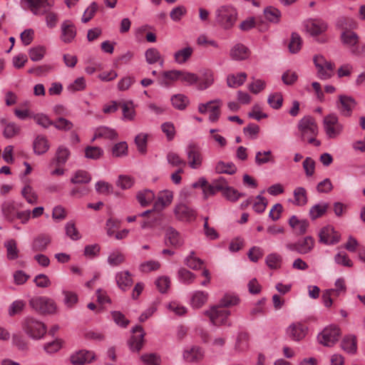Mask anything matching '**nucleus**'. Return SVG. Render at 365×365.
<instances>
[{"instance_id": "obj_30", "label": "nucleus", "mask_w": 365, "mask_h": 365, "mask_svg": "<svg viewBox=\"0 0 365 365\" xmlns=\"http://www.w3.org/2000/svg\"><path fill=\"white\" fill-rule=\"evenodd\" d=\"M341 348L348 354H354L357 351V341L354 335L345 336L341 341Z\"/></svg>"}, {"instance_id": "obj_32", "label": "nucleus", "mask_w": 365, "mask_h": 365, "mask_svg": "<svg viewBox=\"0 0 365 365\" xmlns=\"http://www.w3.org/2000/svg\"><path fill=\"white\" fill-rule=\"evenodd\" d=\"M50 145L46 136L38 135L36 137L33 143L34 153L37 155H41L48 151Z\"/></svg>"}, {"instance_id": "obj_27", "label": "nucleus", "mask_w": 365, "mask_h": 365, "mask_svg": "<svg viewBox=\"0 0 365 365\" xmlns=\"http://www.w3.org/2000/svg\"><path fill=\"white\" fill-rule=\"evenodd\" d=\"M204 357V351L199 346H192L189 349H186L183 353L184 359L190 363L199 362Z\"/></svg>"}, {"instance_id": "obj_10", "label": "nucleus", "mask_w": 365, "mask_h": 365, "mask_svg": "<svg viewBox=\"0 0 365 365\" xmlns=\"http://www.w3.org/2000/svg\"><path fill=\"white\" fill-rule=\"evenodd\" d=\"M205 314L209 317L214 325L220 326L227 324V319L230 315V312L217 305L212 307L210 310L205 311Z\"/></svg>"}, {"instance_id": "obj_39", "label": "nucleus", "mask_w": 365, "mask_h": 365, "mask_svg": "<svg viewBox=\"0 0 365 365\" xmlns=\"http://www.w3.org/2000/svg\"><path fill=\"white\" fill-rule=\"evenodd\" d=\"M255 162L257 165L261 166L267 163L274 164L275 160L272 151L269 150L257 151L255 155Z\"/></svg>"}, {"instance_id": "obj_2", "label": "nucleus", "mask_w": 365, "mask_h": 365, "mask_svg": "<svg viewBox=\"0 0 365 365\" xmlns=\"http://www.w3.org/2000/svg\"><path fill=\"white\" fill-rule=\"evenodd\" d=\"M216 21L224 29H231L235 24L237 13L236 9L229 5L221 6L215 11Z\"/></svg>"}, {"instance_id": "obj_43", "label": "nucleus", "mask_w": 365, "mask_h": 365, "mask_svg": "<svg viewBox=\"0 0 365 365\" xmlns=\"http://www.w3.org/2000/svg\"><path fill=\"white\" fill-rule=\"evenodd\" d=\"M91 180V175L83 170L76 171L71 178V182L73 184H86L90 182Z\"/></svg>"}, {"instance_id": "obj_20", "label": "nucleus", "mask_w": 365, "mask_h": 365, "mask_svg": "<svg viewBox=\"0 0 365 365\" xmlns=\"http://www.w3.org/2000/svg\"><path fill=\"white\" fill-rule=\"evenodd\" d=\"M307 332V327L302 323H293L287 329V335L294 341H299L304 339Z\"/></svg>"}, {"instance_id": "obj_47", "label": "nucleus", "mask_w": 365, "mask_h": 365, "mask_svg": "<svg viewBox=\"0 0 365 365\" xmlns=\"http://www.w3.org/2000/svg\"><path fill=\"white\" fill-rule=\"evenodd\" d=\"M118 133L112 128L106 126H101L96 129L94 138H103L109 140L116 138Z\"/></svg>"}, {"instance_id": "obj_14", "label": "nucleus", "mask_w": 365, "mask_h": 365, "mask_svg": "<svg viewBox=\"0 0 365 365\" xmlns=\"http://www.w3.org/2000/svg\"><path fill=\"white\" fill-rule=\"evenodd\" d=\"M23 186L21 190L22 197L30 205H36L38 201V195L31 185L29 179L22 178Z\"/></svg>"}, {"instance_id": "obj_16", "label": "nucleus", "mask_w": 365, "mask_h": 365, "mask_svg": "<svg viewBox=\"0 0 365 365\" xmlns=\"http://www.w3.org/2000/svg\"><path fill=\"white\" fill-rule=\"evenodd\" d=\"M76 28L70 20H65L61 24L60 39L64 43L73 42L76 36Z\"/></svg>"}, {"instance_id": "obj_11", "label": "nucleus", "mask_w": 365, "mask_h": 365, "mask_svg": "<svg viewBox=\"0 0 365 365\" xmlns=\"http://www.w3.org/2000/svg\"><path fill=\"white\" fill-rule=\"evenodd\" d=\"M173 199V193L172 191L165 190L160 191L157 197V200L154 203L153 210H147L140 214V216H144L146 214L152 213L153 211L160 212L169 205L171 204Z\"/></svg>"}, {"instance_id": "obj_45", "label": "nucleus", "mask_w": 365, "mask_h": 365, "mask_svg": "<svg viewBox=\"0 0 365 365\" xmlns=\"http://www.w3.org/2000/svg\"><path fill=\"white\" fill-rule=\"evenodd\" d=\"M265 19L271 23L278 24L281 19V11L273 6H268L264 10Z\"/></svg>"}, {"instance_id": "obj_12", "label": "nucleus", "mask_w": 365, "mask_h": 365, "mask_svg": "<svg viewBox=\"0 0 365 365\" xmlns=\"http://www.w3.org/2000/svg\"><path fill=\"white\" fill-rule=\"evenodd\" d=\"M185 151L188 165L195 170L200 168L202 165L203 157L199 148L195 145L190 144L187 147Z\"/></svg>"}, {"instance_id": "obj_7", "label": "nucleus", "mask_w": 365, "mask_h": 365, "mask_svg": "<svg viewBox=\"0 0 365 365\" xmlns=\"http://www.w3.org/2000/svg\"><path fill=\"white\" fill-rule=\"evenodd\" d=\"M314 63L317 70V75L320 79L327 80L330 78L334 71V64L328 61L322 56H316L314 58Z\"/></svg>"}, {"instance_id": "obj_64", "label": "nucleus", "mask_w": 365, "mask_h": 365, "mask_svg": "<svg viewBox=\"0 0 365 365\" xmlns=\"http://www.w3.org/2000/svg\"><path fill=\"white\" fill-rule=\"evenodd\" d=\"M141 360L145 365H160V357L156 354H145L140 356Z\"/></svg>"}, {"instance_id": "obj_58", "label": "nucleus", "mask_w": 365, "mask_h": 365, "mask_svg": "<svg viewBox=\"0 0 365 365\" xmlns=\"http://www.w3.org/2000/svg\"><path fill=\"white\" fill-rule=\"evenodd\" d=\"M86 87V82L84 78H77L74 81L71 83L67 86V90L69 92L75 93L77 91H83Z\"/></svg>"}, {"instance_id": "obj_62", "label": "nucleus", "mask_w": 365, "mask_h": 365, "mask_svg": "<svg viewBox=\"0 0 365 365\" xmlns=\"http://www.w3.org/2000/svg\"><path fill=\"white\" fill-rule=\"evenodd\" d=\"M103 154V150L96 146H88L85 149V156L92 160L99 159Z\"/></svg>"}, {"instance_id": "obj_51", "label": "nucleus", "mask_w": 365, "mask_h": 365, "mask_svg": "<svg viewBox=\"0 0 365 365\" xmlns=\"http://www.w3.org/2000/svg\"><path fill=\"white\" fill-rule=\"evenodd\" d=\"M171 103L176 109L184 110L188 105L189 100L183 94H176L172 96Z\"/></svg>"}, {"instance_id": "obj_44", "label": "nucleus", "mask_w": 365, "mask_h": 365, "mask_svg": "<svg viewBox=\"0 0 365 365\" xmlns=\"http://www.w3.org/2000/svg\"><path fill=\"white\" fill-rule=\"evenodd\" d=\"M71 155V152L68 148L64 145H60L56 152L55 160L58 165H64Z\"/></svg>"}, {"instance_id": "obj_57", "label": "nucleus", "mask_w": 365, "mask_h": 365, "mask_svg": "<svg viewBox=\"0 0 365 365\" xmlns=\"http://www.w3.org/2000/svg\"><path fill=\"white\" fill-rule=\"evenodd\" d=\"M268 104L273 109H279L283 103V96L281 93H273L269 95L267 98Z\"/></svg>"}, {"instance_id": "obj_28", "label": "nucleus", "mask_w": 365, "mask_h": 365, "mask_svg": "<svg viewBox=\"0 0 365 365\" xmlns=\"http://www.w3.org/2000/svg\"><path fill=\"white\" fill-rule=\"evenodd\" d=\"M184 240L180 232L176 230H167L165 237L166 245L179 247L182 245Z\"/></svg>"}, {"instance_id": "obj_24", "label": "nucleus", "mask_w": 365, "mask_h": 365, "mask_svg": "<svg viewBox=\"0 0 365 365\" xmlns=\"http://www.w3.org/2000/svg\"><path fill=\"white\" fill-rule=\"evenodd\" d=\"M215 82L214 72L210 69H206L201 73L197 82V88L200 91L210 88Z\"/></svg>"}, {"instance_id": "obj_55", "label": "nucleus", "mask_w": 365, "mask_h": 365, "mask_svg": "<svg viewBox=\"0 0 365 365\" xmlns=\"http://www.w3.org/2000/svg\"><path fill=\"white\" fill-rule=\"evenodd\" d=\"M123 120H133L135 118V110L132 103H125L122 105Z\"/></svg>"}, {"instance_id": "obj_26", "label": "nucleus", "mask_w": 365, "mask_h": 365, "mask_svg": "<svg viewBox=\"0 0 365 365\" xmlns=\"http://www.w3.org/2000/svg\"><path fill=\"white\" fill-rule=\"evenodd\" d=\"M319 237L320 242L334 245L339 241L341 235L335 230H321Z\"/></svg>"}, {"instance_id": "obj_36", "label": "nucleus", "mask_w": 365, "mask_h": 365, "mask_svg": "<svg viewBox=\"0 0 365 365\" xmlns=\"http://www.w3.org/2000/svg\"><path fill=\"white\" fill-rule=\"evenodd\" d=\"M336 28L344 31H351L356 29L357 23L352 18L349 16H339L336 21Z\"/></svg>"}, {"instance_id": "obj_33", "label": "nucleus", "mask_w": 365, "mask_h": 365, "mask_svg": "<svg viewBox=\"0 0 365 365\" xmlns=\"http://www.w3.org/2000/svg\"><path fill=\"white\" fill-rule=\"evenodd\" d=\"M180 70H171L164 71L161 74V78L160 83L163 86H169L173 82L180 81Z\"/></svg>"}, {"instance_id": "obj_52", "label": "nucleus", "mask_w": 365, "mask_h": 365, "mask_svg": "<svg viewBox=\"0 0 365 365\" xmlns=\"http://www.w3.org/2000/svg\"><path fill=\"white\" fill-rule=\"evenodd\" d=\"M185 264L192 269H199L204 264V261L195 256V252L192 251L185 259Z\"/></svg>"}, {"instance_id": "obj_34", "label": "nucleus", "mask_w": 365, "mask_h": 365, "mask_svg": "<svg viewBox=\"0 0 365 365\" xmlns=\"http://www.w3.org/2000/svg\"><path fill=\"white\" fill-rule=\"evenodd\" d=\"M329 208V203L321 201L310 207L309 215L312 220L322 217Z\"/></svg>"}, {"instance_id": "obj_42", "label": "nucleus", "mask_w": 365, "mask_h": 365, "mask_svg": "<svg viewBox=\"0 0 365 365\" xmlns=\"http://www.w3.org/2000/svg\"><path fill=\"white\" fill-rule=\"evenodd\" d=\"M4 247L6 249V257L9 260H14L19 257V250L17 243L14 239H10L4 242Z\"/></svg>"}, {"instance_id": "obj_23", "label": "nucleus", "mask_w": 365, "mask_h": 365, "mask_svg": "<svg viewBox=\"0 0 365 365\" xmlns=\"http://www.w3.org/2000/svg\"><path fill=\"white\" fill-rule=\"evenodd\" d=\"M94 359V354L89 351L80 350L70 356L71 363L73 365H83L90 363Z\"/></svg>"}, {"instance_id": "obj_8", "label": "nucleus", "mask_w": 365, "mask_h": 365, "mask_svg": "<svg viewBox=\"0 0 365 365\" xmlns=\"http://www.w3.org/2000/svg\"><path fill=\"white\" fill-rule=\"evenodd\" d=\"M222 105V102L220 99H215L206 103H200L198 105V111L202 114L209 112V120L215 123L220 118Z\"/></svg>"}, {"instance_id": "obj_15", "label": "nucleus", "mask_w": 365, "mask_h": 365, "mask_svg": "<svg viewBox=\"0 0 365 365\" xmlns=\"http://www.w3.org/2000/svg\"><path fill=\"white\" fill-rule=\"evenodd\" d=\"M314 241L310 236L304 237L299 240L295 243L287 245V247L292 251H296L299 254L304 255L309 252L314 247Z\"/></svg>"}, {"instance_id": "obj_61", "label": "nucleus", "mask_w": 365, "mask_h": 365, "mask_svg": "<svg viewBox=\"0 0 365 365\" xmlns=\"http://www.w3.org/2000/svg\"><path fill=\"white\" fill-rule=\"evenodd\" d=\"M265 262L267 265L272 269H276L280 267L282 257L277 254H269L267 256Z\"/></svg>"}, {"instance_id": "obj_13", "label": "nucleus", "mask_w": 365, "mask_h": 365, "mask_svg": "<svg viewBox=\"0 0 365 365\" xmlns=\"http://www.w3.org/2000/svg\"><path fill=\"white\" fill-rule=\"evenodd\" d=\"M356 103L355 100L347 96L341 95L336 102V108L344 117H350Z\"/></svg>"}, {"instance_id": "obj_50", "label": "nucleus", "mask_w": 365, "mask_h": 365, "mask_svg": "<svg viewBox=\"0 0 365 365\" xmlns=\"http://www.w3.org/2000/svg\"><path fill=\"white\" fill-rule=\"evenodd\" d=\"M1 210L4 215L10 220H12L16 213V207L14 201H6L2 204Z\"/></svg>"}, {"instance_id": "obj_49", "label": "nucleus", "mask_w": 365, "mask_h": 365, "mask_svg": "<svg viewBox=\"0 0 365 365\" xmlns=\"http://www.w3.org/2000/svg\"><path fill=\"white\" fill-rule=\"evenodd\" d=\"M250 335L247 332L238 334L235 344V349L238 351H245L249 348Z\"/></svg>"}, {"instance_id": "obj_21", "label": "nucleus", "mask_w": 365, "mask_h": 365, "mask_svg": "<svg viewBox=\"0 0 365 365\" xmlns=\"http://www.w3.org/2000/svg\"><path fill=\"white\" fill-rule=\"evenodd\" d=\"M340 40L343 45L349 48L352 53L356 52V47L359 40L356 33L353 31H344L340 35Z\"/></svg>"}, {"instance_id": "obj_19", "label": "nucleus", "mask_w": 365, "mask_h": 365, "mask_svg": "<svg viewBox=\"0 0 365 365\" xmlns=\"http://www.w3.org/2000/svg\"><path fill=\"white\" fill-rule=\"evenodd\" d=\"M306 31L312 36H317L327 29V24L322 19H309L305 22Z\"/></svg>"}, {"instance_id": "obj_17", "label": "nucleus", "mask_w": 365, "mask_h": 365, "mask_svg": "<svg viewBox=\"0 0 365 365\" xmlns=\"http://www.w3.org/2000/svg\"><path fill=\"white\" fill-rule=\"evenodd\" d=\"M132 331L133 335L128 341V344L133 351H139L143 347L145 332L141 326H135Z\"/></svg>"}, {"instance_id": "obj_37", "label": "nucleus", "mask_w": 365, "mask_h": 365, "mask_svg": "<svg viewBox=\"0 0 365 365\" xmlns=\"http://www.w3.org/2000/svg\"><path fill=\"white\" fill-rule=\"evenodd\" d=\"M115 278L118 287L123 291H125L133 284V279L128 271H123L117 273Z\"/></svg>"}, {"instance_id": "obj_40", "label": "nucleus", "mask_w": 365, "mask_h": 365, "mask_svg": "<svg viewBox=\"0 0 365 365\" xmlns=\"http://www.w3.org/2000/svg\"><path fill=\"white\" fill-rule=\"evenodd\" d=\"M155 195L151 190L145 189L137 193L136 198L140 205L143 207L148 206L155 199Z\"/></svg>"}, {"instance_id": "obj_22", "label": "nucleus", "mask_w": 365, "mask_h": 365, "mask_svg": "<svg viewBox=\"0 0 365 365\" xmlns=\"http://www.w3.org/2000/svg\"><path fill=\"white\" fill-rule=\"evenodd\" d=\"M174 213L176 218L182 221H192L195 217V211L185 204L176 205Z\"/></svg>"}, {"instance_id": "obj_53", "label": "nucleus", "mask_w": 365, "mask_h": 365, "mask_svg": "<svg viewBox=\"0 0 365 365\" xmlns=\"http://www.w3.org/2000/svg\"><path fill=\"white\" fill-rule=\"evenodd\" d=\"M31 118H33L37 125L43 128H48L49 126L53 125V121L47 115L43 113L32 114Z\"/></svg>"}, {"instance_id": "obj_18", "label": "nucleus", "mask_w": 365, "mask_h": 365, "mask_svg": "<svg viewBox=\"0 0 365 365\" xmlns=\"http://www.w3.org/2000/svg\"><path fill=\"white\" fill-rule=\"evenodd\" d=\"M229 55L232 60L241 61L250 57V51L245 44L236 43L231 47Z\"/></svg>"}, {"instance_id": "obj_1", "label": "nucleus", "mask_w": 365, "mask_h": 365, "mask_svg": "<svg viewBox=\"0 0 365 365\" xmlns=\"http://www.w3.org/2000/svg\"><path fill=\"white\" fill-rule=\"evenodd\" d=\"M322 128L327 139L338 138L344 130V125L340 122L336 113L326 115L322 120Z\"/></svg>"}, {"instance_id": "obj_29", "label": "nucleus", "mask_w": 365, "mask_h": 365, "mask_svg": "<svg viewBox=\"0 0 365 365\" xmlns=\"http://www.w3.org/2000/svg\"><path fill=\"white\" fill-rule=\"evenodd\" d=\"M0 123L3 127V134L6 138H11L20 132V127L14 122H9L6 118H1Z\"/></svg>"}, {"instance_id": "obj_4", "label": "nucleus", "mask_w": 365, "mask_h": 365, "mask_svg": "<svg viewBox=\"0 0 365 365\" xmlns=\"http://www.w3.org/2000/svg\"><path fill=\"white\" fill-rule=\"evenodd\" d=\"M21 3L24 8L37 16L43 15L53 6V0H21Z\"/></svg>"}, {"instance_id": "obj_56", "label": "nucleus", "mask_w": 365, "mask_h": 365, "mask_svg": "<svg viewBox=\"0 0 365 365\" xmlns=\"http://www.w3.org/2000/svg\"><path fill=\"white\" fill-rule=\"evenodd\" d=\"M267 205V199L262 195H258L255 199L252 198V208L257 213L263 212Z\"/></svg>"}, {"instance_id": "obj_41", "label": "nucleus", "mask_w": 365, "mask_h": 365, "mask_svg": "<svg viewBox=\"0 0 365 365\" xmlns=\"http://www.w3.org/2000/svg\"><path fill=\"white\" fill-rule=\"evenodd\" d=\"M247 77V76L245 72L229 74L227 77V84L230 88L239 87L245 82Z\"/></svg>"}, {"instance_id": "obj_63", "label": "nucleus", "mask_w": 365, "mask_h": 365, "mask_svg": "<svg viewBox=\"0 0 365 365\" xmlns=\"http://www.w3.org/2000/svg\"><path fill=\"white\" fill-rule=\"evenodd\" d=\"M180 81L190 86L193 84L197 85V82L198 81V76L194 73L180 71Z\"/></svg>"}, {"instance_id": "obj_38", "label": "nucleus", "mask_w": 365, "mask_h": 365, "mask_svg": "<svg viewBox=\"0 0 365 365\" xmlns=\"http://www.w3.org/2000/svg\"><path fill=\"white\" fill-rule=\"evenodd\" d=\"M193 51V48L190 46L177 51L174 53V59L175 63L178 64L185 63L192 56Z\"/></svg>"}, {"instance_id": "obj_46", "label": "nucleus", "mask_w": 365, "mask_h": 365, "mask_svg": "<svg viewBox=\"0 0 365 365\" xmlns=\"http://www.w3.org/2000/svg\"><path fill=\"white\" fill-rule=\"evenodd\" d=\"M215 171L217 173L232 175L237 172V167L232 162L225 163L219 161L215 165Z\"/></svg>"}, {"instance_id": "obj_48", "label": "nucleus", "mask_w": 365, "mask_h": 365, "mask_svg": "<svg viewBox=\"0 0 365 365\" xmlns=\"http://www.w3.org/2000/svg\"><path fill=\"white\" fill-rule=\"evenodd\" d=\"M207 293L202 291L195 292L191 299V305L193 308L198 309L202 307L207 300Z\"/></svg>"}, {"instance_id": "obj_9", "label": "nucleus", "mask_w": 365, "mask_h": 365, "mask_svg": "<svg viewBox=\"0 0 365 365\" xmlns=\"http://www.w3.org/2000/svg\"><path fill=\"white\" fill-rule=\"evenodd\" d=\"M297 127L303 139L309 135H317L319 133L318 125L315 119L310 115L304 116L299 121Z\"/></svg>"}, {"instance_id": "obj_31", "label": "nucleus", "mask_w": 365, "mask_h": 365, "mask_svg": "<svg viewBox=\"0 0 365 365\" xmlns=\"http://www.w3.org/2000/svg\"><path fill=\"white\" fill-rule=\"evenodd\" d=\"M145 61L148 64L158 63L160 66L164 65V59L156 48H149L145 52Z\"/></svg>"}, {"instance_id": "obj_5", "label": "nucleus", "mask_w": 365, "mask_h": 365, "mask_svg": "<svg viewBox=\"0 0 365 365\" xmlns=\"http://www.w3.org/2000/svg\"><path fill=\"white\" fill-rule=\"evenodd\" d=\"M341 331L339 327L336 325H330L325 327L321 333L317 336L319 344L325 346H332L338 341Z\"/></svg>"}, {"instance_id": "obj_59", "label": "nucleus", "mask_w": 365, "mask_h": 365, "mask_svg": "<svg viewBox=\"0 0 365 365\" xmlns=\"http://www.w3.org/2000/svg\"><path fill=\"white\" fill-rule=\"evenodd\" d=\"M302 41L298 34L293 33L289 43V50L292 53H297L302 48Z\"/></svg>"}, {"instance_id": "obj_54", "label": "nucleus", "mask_w": 365, "mask_h": 365, "mask_svg": "<svg viewBox=\"0 0 365 365\" xmlns=\"http://www.w3.org/2000/svg\"><path fill=\"white\" fill-rule=\"evenodd\" d=\"M46 48L43 46L32 47L29 51V57L33 61H39L45 56Z\"/></svg>"}, {"instance_id": "obj_25", "label": "nucleus", "mask_w": 365, "mask_h": 365, "mask_svg": "<svg viewBox=\"0 0 365 365\" xmlns=\"http://www.w3.org/2000/svg\"><path fill=\"white\" fill-rule=\"evenodd\" d=\"M51 242V237L48 235L41 234L33 239L31 249L34 252H43Z\"/></svg>"}, {"instance_id": "obj_3", "label": "nucleus", "mask_w": 365, "mask_h": 365, "mask_svg": "<svg viewBox=\"0 0 365 365\" xmlns=\"http://www.w3.org/2000/svg\"><path fill=\"white\" fill-rule=\"evenodd\" d=\"M22 329L34 339H40L46 333V327L43 322L29 317H26L22 322Z\"/></svg>"}, {"instance_id": "obj_6", "label": "nucleus", "mask_w": 365, "mask_h": 365, "mask_svg": "<svg viewBox=\"0 0 365 365\" xmlns=\"http://www.w3.org/2000/svg\"><path fill=\"white\" fill-rule=\"evenodd\" d=\"M29 304L36 311L42 314H53L56 310L55 302L46 297H36L29 301Z\"/></svg>"}, {"instance_id": "obj_60", "label": "nucleus", "mask_w": 365, "mask_h": 365, "mask_svg": "<svg viewBox=\"0 0 365 365\" xmlns=\"http://www.w3.org/2000/svg\"><path fill=\"white\" fill-rule=\"evenodd\" d=\"M125 256L120 251H114L108 257V262L111 266H118L125 262Z\"/></svg>"}, {"instance_id": "obj_35", "label": "nucleus", "mask_w": 365, "mask_h": 365, "mask_svg": "<svg viewBox=\"0 0 365 365\" xmlns=\"http://www.w3.org/2000/svg\"><path fill=\"white\" fill-rule=\"evenodd\" d=\"M293 205L299 207L304 206L308 202L307 192L303 187H297L293 191Z\"/></svg>"}]
</instances>
